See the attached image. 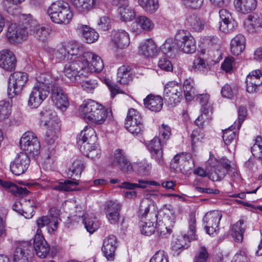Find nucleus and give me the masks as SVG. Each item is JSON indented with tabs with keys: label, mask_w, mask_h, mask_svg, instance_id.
<instances>
[{
	"label": "nucleus",
	"mask_w": 262,
	"mask_h": 262,
	"mask_svg": "<svg viewBox=\"0 0 262 262\" xmlns=\"http://www.w3.org/2000/svg\"><path fill=\"white\" fill-rule=\"evenodd\" d=\"M261 72L259 70L252 71L247 76L246 85L247 91L250 93L257 92L258 86L262 84Z\"/></svg>",
	"instance_id": "5701e85b"
},
{
	"label": "nucleus",
	"mask_w": 262,
	"mask_h": 262,
	"mask_svg": "<svg viewBox=\"0 0 262 262\" xmlns=\"http://www.w3.org/2000/svg\"><path fill=\"white\" fill-rule=\"evenodd\" d=\"M209 258V254L205 246H201L195 253L193 262H207Z\"/></svg>",
	"instance_id": "864d4df0"
},
{
	"label": "nucleus",
	"mask_w": 262,
	"mask_h": 262,
	"mask_svg": "<svg viewBox=\"0 0 262 262\" xmlns=\"http://www.w3.org/2000/svg\"><path fill=\"white\" fill-rule=\"evenodd\" d=\"M84 167V164L82 161L76 160L74 161L72 166L71 171L72 174L71 177H79Z\"/></svg>",
	"instance_id": "e2e57ef3"
},
{
	"label": "nucleus",
	"mask_w": 262,
	"mask_h": 262,
	"mask_svg": "<svg viewBox=\"0 0 262 262\" xmlns=\"http://www.w3.org/2000/svg\"><path fill=\"white\" fill-rule=\"evenodd\" d=\"M231 262H248L247 250L246 249H241L234 255Z\"/></svg>",
	"instance_id": "774afa93"
},
{
	"label": "nucleus",
	"mask_w": 262,
	"mask_h": 262,
	"mask_svg": "<svg viewBox=\"0 0 262 262\" xmlns=\"http://www.w3.org/2000/svg\"><path fill=\"white\" fill-rule=\"evenodd\" d=\"M121 208V204L117 201L110 200L104 204V211L105 213L110 212H120Z\"/></svg>",
	"instance_id": "13d9d810"
},
{
	"label": "nucleus",
	"mask_w": 262,
	"mask_h": 262,
	"mask_svg": "<svg viewBox=\"0 0 262 262\" xmlns=\"http://www.w3.org/2000/svg\"><path fill=\"white\" fill-rule=\"evenodd\" d=\"M154 27V24L148 17L145 16L137 17L131 26L132 30L137 33L142 31H149Z\"/></svg>",
	"instance_id": "b1692460"
},
{
	"label": "nucleus",
	"mask_w": 262,
	"mask_h": 262,
	"mask_svg": "<svg viewBox=\"0 0 262 262\" xmlns=\"http://www.w3.org/2000/svg\"><path fill=\"white\" fill-rule=\"evenodd\" d=\"M112 20L107 16L100 17L97 21V28L102 31H107L111 29Z\"/></svg>",
	"instance_id": "bf43d9fd"
},
{
	"label": "nucleus",
	"mask_w": 262,
	"mask_h": 262,
	"mask_svg": "<svg viewBox=\"0 0 262 262\" xmlns=\"http://www.w3.org/2000/svg\"><path fill=\"white\" fill-rule=\"evenodd\" d=\"M158 52L157 47L151 39L142 42L139 47V53L146 57H152L157 55Z\"/></svg>",
	"instance_id": "72a5a7b5"
},
{
	"label": "nucleus",
	"mask_w": 262,
	"mask_h": 262,
	"mask_svg": "<svg viewBox=\"0 0 262 262\" xmlns=\"http://www.w3.org/2000/svg\"><path fill=\"white\" fill-rule=\"evenodd\" d=\"M245 30L250 33H254L259 28H262V15L252 14L248 15L244 21Z\"/></svg>",
	"instance_id": "7c9ffc66"
},
{
	"label": "nucleus",
	"mask_w": 262,
	"mask_h": 262,
	"mask_svg": "<svg viewBox=\"0 0 262 262\" xmlns=\"http://www.w3.org/2000/svg\"><path fill=\"white\" fill-rule=\"evenodd\" d=\"M149 262H169L168 255L164 251L159 250L153 255Z\"/></svg>",
	"instance_id": "338daca9"
},
{
	"label": "nucleus",
	"mask_w": 262,
	"mask_h": 262,
	"mask_svg": "<svg viewBox=\"0 0 262 262\" xmlns=\"http://www.w3.org/2000/svg\"><path fill=\"white\" fill-rule=\"evenodd\" d=\"M52 56L53 59L58 62L69 59L67 52L64 48L63 43L57 49H54L52 50Z\"/></svg>",
	"instance_id": "5fc2aeb1"
},
{
	"label": "nucleus",
	"mask_w": 262,
	"mask_h": 262,
	"mask_svg": "<svg viewBox=\"0 0 262 262\" xmlns=\"http://www.w3.org/2000/svg\"><path fill=\"white\" fill-rule=\"evenodd\" d=\"M23 20L29 25V35H33L39 39H45L50 33V29L44 27H40L37 21L33 16L28 14V16H23Z\"/></svg>",
	"instance_id": "2eb2a0df"
},
{
	"label": "nucleus",
	"mask_w": 262,
	"mask_h": 262,
	"mask_svg": "<svg viewBox=\"0 0 262 262\" xmlns=\"http://www.w3.org/2000/svg\"><path fill=\"white\" fill-rule=\"evenodd\" d=\"M49 183L48 187L53 190L59 191H73V189L71 188V186L78 184L77 182L72 180H66L63 182H62L50 180Z\"/></svg>",
	"instance_id": "e433bc0d"
},
{
	"label": "nucleus",
	"mask_w": 262,
	"mask_h": 262,
	"mask_svg": "<svg viewBox=\"0 0 262 262\" xmlns=\"http://www.w3.org/2000/svg\"><path fill=\"white\" fill-rule=\"evenodd\" d=\"M246 39L244 35L239 34L234 36L230 42V50L232 54L235 56L239 55L244 50Z\"/></svg>",
	"instance_id": "c9c22d12"
},
{
	"label": "nucleus",
	"mask_w": 262,
	"mask_h": 262,
	"mask_svg": "<svg viewBox=\"0 0 262 262\" xmlns=\"http://www.w3.org/2000/svg\"><path fill=\"white\" fill-rule=\"evenodd\" d=\"M76 30L87 43H93L97 40L99 38L98 33L89 26L79 24L76 27Z\"/></svg>",
	"instance_id": "2f4dec72"
},
{
	"label": "nucleus",
	"mask_w": 262,
	"mask_h": 262,
	"mask_svg": "<svg viewBox=\"0 0 262 262\" xmlns=\"http://www.w3.org/2000/svg\"><path fill=\"white\" fill-rule=\"evenodd\" d=\"M96 139L95 130L91 127L86 126L80 132L77 137V142L78 145L85 143L92 144Z\"/></svg>",
	"instance_id": "473e14b6"
},
{
	"label": "nucleus",
	"mask_w": 262,
	"mask_h": 262,
	"mask_svg": "<svg viewBox=\"0 0 262 262\" xmlns=\"http://www.w3.org/2000/svg\"><path fill=\"white\" fill-rule=\"evenodd\" d=\"M139 5L147 13L152 14L159 7L158 0H138Z\"/></svg>",
	"instance_id": "a18cd8bd"
},
{
	"label": "nucleus",
	"mask_w": 262,
	"mask_h": 262,
	"mask_svg": "<svg viewBox=\"0 0 262 262\" xmlns=\"http://www.w3.org/2000/svg\"><path fill=\"white\" fill-rule=\"evenodd\" d=\"M232 128L233 126H231L223 131V139L227 146L235 142L236 140V133Z\"/></svg>",
	"instance_id": "603ef678"
},
{
	"label": "nucleus",
	"mask_w": 262,
	"mask_h": 262,
	"mask_svg": "<svg viewBox=\"0 0 262 262\" xmlns=\"http://www.w3.org/2000/svg\"><path fill=\"white\" fill-rule=\"evenodd\" d=\"M208 68V64L204 59L198 57L193 60L192 69L194 71L204 72L207 71Z\"/></svg>",
	"instance_id": "6e6d98bb"
},
{
	"label": "nucleus",
	"mask_w": 262,
	"mask_h": 262,
	"mask_svg": "<svg viewBox=\"0 0 262 262\" xmlns=\"http://www.w3.org/2000/svg\"><path fill=\"white\" fill-rule=\"evenodd\" d=\"M64 48H65L68 57L71 55L72 56L79 55L83 51L82 46L75 41H68L63 43Z\"/></svg>",
	"instance_id": "c03bdc74"
},
{
	"label": "nucleus",
	"mask_w": 262,
	"mask_h": 262,
	"mask_svg": "<svg viewBox=\"0 0 262 262\" xmlns=\"http://www.w3.org/2000/svg\"><path fill=\"white\" fill-rule=\"evenodd\" d=\"M11 114V104L8 100L0 101V121L8 119Z\"/></svg>",
	"instance_id": "de8ad7c7"
},
{
	"label": "nucleus",
	"mask_w": 262,
	"mask_h": 262,
	"mask_svg": "<svg viewBox=\"0 0 262 262\" xmlns=\"http://www.w3.org/2000/svg\"><path fill=\"white\" fill-rule=\"evenodd\" d=\"M50 89L51 90L52 100L56 107L64 112L69 106V101L67 95L63 90L57 84L50 82Z\"/></svg>",
	"instance_id": "4468645a"
},
{
	"label": "nucleus",
	"mask_w": 262,
	"mask_h": 262,
	"mask_svg": "<svg viewBox=\"0 0 262 262\" xmlns=\"http://www.w3.org/2000/svg\"><path fill=\"white\" fill-rule=\"evenodd\" d=\"M83 90L88 93H93L94 89L97 86V82L95 79H89L82 80L80 79V82Z\"/></svg>",
	"instance_id": "680f3d73"
},
{
	"label": "nucleus",
	"mask_w": 262,
	"mask_h": 262,
	"mask_svg": "<svg viewBox=\"0 0 262 262\" xmlns=\"http://www.w3.org/2000/svg\"><path fill=\"white\" fill-rule=\"evenodd\" d=\"M188 238L191 240L196 239V220L195 216L193 214H191L189 216V218L188 220Z\"/></svg>",
	"instance_id": "0e129e2a"
},
{
	"label": "nucleus",
	"mask_w": 262,
	"mask_h": 262,
	"mask_svg": "<svg viewBox=\"0 0 262 262\" xmlns=\"http://www.w3.org/2000/svg\"><path fill=\"white\" fill-rule=\"evenodd\" d=\"M23 16H28V15H20L18 23H11L8 27L6 36L11 43H20L25 40L29 35V25L23 20Z\"/></svg>",
	"instance_id": "0eeeda50"
},
{
	"label": "nucleus",
	"mask_w": 262,
	"mask_h": 262,
	"mask_svg": "<svg viewBox=\"0 0 262 262\" xmlns=\"http://www.w3.org/2000/svg\"><path fill=\"white\" fill-rule=\"evenodd\" d=\"M30 159L27 153L20 152L10 165L11 171L16 176L24 173L30 164Z\"/></svg>",
	"instance_id": "a211bd4d"
},
{
	"label": "nucleus",
	"mask_w": 262,
	"mask_h": 262,
	"mask_svg": "<svg viewBox=\"0 0 262 262\" xmlns=\"http://www.w3.org/2000/svg\"><path fill=\"white\" fill-rule=\"evenodd\" d=\"M222 216L221 212L218 210H213L206 213L203 222L207 234L211 236H215L217 234Z\"/></svg>",
	"instance_id": "f8f14e48"
},
{
	"label": "nucleus",
	"mask_w": 262,
	"mask_h": 262,
	"mask_svg": "<svg viewBox=\"0 0 262 262\" xmlns=\"http://www.w3.org/2000/svg\"><path fill=\"white\" fill-rule=\"evenodd\" d=\"M176 39L179 49L184 53L192 54L195 52V41L189 32L180 30L176 35Z\"/></svg>",
	"instance_id": "9b49d317"
},
{
	"label": "nucleus",
	"mask_w": 262,
	"mask_h": 262,
	"mask_svg": "<svg viewBox=\"0 0 262 262\" xmlns=\"http://www.w3.org/2000/svg\"><path fill=\"white\" fill-rule=\"evenodd\" d=\"M226 174L225 170L220 165L212 167L211 171L208 173V178L213 181H219L222 180Z\"/></svg>",
	"instance_id": "49530a36"
},
{
	"label": "nucleus",
	"mask_w": 262,
	"mask_h": 262,
	"mask_svg": "<svg viewBox=\"0 0 262 262\" xmlns=\"http://www.w3.org/2000/svg\"><path fill=\"white\" fill-rule=\"evenodd\" d=\"M76 10L80 13H87L98 6L102 0H71Z\"/></svg>",
	"instance_id": "a878e982"
},
{
	"label": "nucleus",
	"mask_w": 262,
	"mask_h": 262,
	"mask_svg": "<svg viewBox=\"0 0 262 262\" xmlns=\"http://www.w3.org/2000/svg\"><path fill=\"white\" fill-rule=\"evenodd\" d=\"M186 7L196 9L201 8L203 5L204 0H180Z\"/></svg>",
	"instance_id": "69168bd1"
},
{
	"label": "nucleus",
	"mask_w": 262,
	"mask_h": 262,
	"mask_svg": "<svg viewBox=\"0 0 262 262\" xmlns=\"http://www.w3.org/2000/svg\"><path fill=\"white\" fill-rule=\"evenodd\" d=\"M246 228V222L244 220L240 219L232 226L231 235L236 242L241 243L243 239V234Z\"/></svg>",
	"instance_id": "ea45409f"
},
{
	"label": "nucleus",
	"mask_w": 262,
	"mask_h": 262,
	"mask_svg": "<svg viewBox=\"0 0 262 262\" xmlns=\"http://www.w3.org/2000/svg\"><path fill=\"white\" fill-rule=\"evenodd\" d=\"M117 5L119 6L118 9V12L122 21H129L135 18V10L129 6L128 1H126V4L122 3Z\"/></svg>",
	"instance_id": "58836bf2"
},
{
	"label": "nucleus",
	"mask_w": 262,
	"mask_h": 262,
	"mask_svg": "<svg viewBox=\"0 0 262 262\" xmlns=\"http://www.w3.org/2000/svg\"><path fill=\"white\" fill-rule=\"evenodd\" d=\"M21 149L33 157L39 154L40 145L36 135L31 132H26L20 140Z\"/></svg>",
	"instance_id": "1a4fd4ad"
},
{
	"label": "nucleus",
	"mask_w": 262,
	"mask_h": 262,
	"mask_svg": "<svg viewBox=\"0 0 262 262\" xmlns=\"http://www.w3.org/2000/svg\"><path fill=\"white\" fill-rule=\"evenodd\" d=\"M236 10L242 13L247 14L254 11L257 6L256 0H234Z\"/></svg>",
	"instance_id": "f704fd0d"
},
{
	"label": "nucleus",
	"mask_w": 262,
	"mask_h": 262,
	"mask_svg": "<svg viewBox=\"0 0 262 262\" xmlns=\"http://www.w3.org/2000/svg\"><path fill=\"white\" fill-rule=\"evenodd\" d=\"M185 24L191 32H201L204 29L206 22L202 17L191 14L187 15Z\"/></svg>",
	"instance_id": "4be33fe9"
},
{
	"label": "nucleus",
	"mask_w": 262,
	"mask_h": 262,
	"mask_svg": "<svg viewBox=\"0 0 262 262\" xmlns=\"http://www.w3.org/2000/svg\"><path fill=\"white\" fill-rule=\"evenodd\" d=\"M173 225L167 224L166 222H159L157 227V232L159 237L161 238H166L171 233Z\"/></svg>",
	"instance_id": "09e8293b"
},
{
	"label": "nucleus",
	"mask_w": 262,
	"mask_h": 262,
	"mask_svg": "<svg viewBox=\"0 0 262 262\" xmlns=\"http://www.w3.org/2000/svg\"><path fill=\"white\" fill-rule=\"evenodd\" d=\"M36 208V203L32 200H26L23 205L19 201H16L12 206L13 210L24 216L26 219L31 218Z\"/></svg>",
	"instance_id": "aec40b11"
},
{
	"label": "nucleus",
	"mask_w": 262,
	"mask_h": 262,
	"mask_svg": "<svg viewBox=\"0 0 262 262\" xmlns=\"http://www.w3.org/2000/svg\"><path fill=\"white\" fill-rule=\"evenodd\" d=\"M262 139L261 137L257 136L255 139V143L251 147V152L253 155L262 160V146L261 143Z\"/></svg>",
	"instance_id": "052dcab7"
},
{
	"label": "nucleus",
	"mask_w": 262,
	"mask_h": 262,
	"mask_svg": "<svg viewBox=\"0 0 262 262\" xmlns=\"http://www.w3.org/2000/svg\"><path fill=\"white\" fill-rule=\"evenodd\" d=\"M145 106L152 112L160 111L163 106V101L161 97L149 95L144 99Z\"/></svg>",
	"instance_id": "4c0bfd02"
},
{
	"label": "nucleus",
	"mask_w": 262,
	"mask_h": 262,
	"mask_svg": "<svg viewBox=\"0 0 262 262\" xmlns=\"http://www.w3.org/2000/svg\"><path fill=\"white\" fill-rule=\"evenodd\" d=\"M59 210L53 207L49 211V213L47 216H43L39 218L36 221V224L39 228L47 226L49 233L53 234L58 228L59 224L58 218Z\"/></svg>",
	"instance_id": "ddd939ff"
},
{
	"label": "nucleus",
	"mask_w": 262,
	"mask_h": 262,
	"mask_svg": "<svg viewBox=\"0 0 262 262\" xmlns=\"http://www.w3.org/2000/svg\"><path fill=\"white\" fill-rule=\"evenodd\" d=\"M125 127L134 135L142 134L144 130L142 117L139 112L134 108L128 110L125 121Z\"/></svg>",
	"instance_id": "6e6552de"
},
{
	"label": "nucleus",
	"mask_w": 262,
	"mask_h": 262,
	"mask_svg": "<svg viewBox=\"0 0 262 262\" xmlns=\"http://www.w3.org/2000/svg\"><path fill=\"white\" fill-rule=\"evenodd\" d=\"M28 80L27 73L15 72L11 74L8 86V95L10 97L19 94Z\"/></svg>",
	"instance_id": "9d476101"
},
{
	"label": "nucleus",
	"mask_w": 262,
	"mask_h": 262,
	"mask_svg": "<svg viewBox=\"0 0 262 262\" xmlns=\"http://www.w3.org/2000/svg\"><path fill=\"white\" fill-rule=\"evenodd\" d=\"M40 229H38L34 239V248L36 255L44 258L47 256L50 252V246L44 239L43 236L40 234Z\"/></svg>",
	"instance_id": "412c9836"
},
{
	"label": "nucleus",
	"mask_w": 262,
	"mask_h": 262,
	"mask_svg": "<svg viewBox=\"0 0 262 262\" xmlns=\"http://www.w3.org/2000/svg\"><path fill=\"white\" fill-rule=\"evenodd\" d=\"M220 30L224 33L232 32L234 26L231 13L226 9H221L219 12Z\"/></svg>",
	"instance_id": "c756f323"
},
{
	"label": "nucleus",
	"mask_w": 262,
	"mask_h": 262,
	"mask_svg": "<svg viewBox=\"0 0 262 262\" xmlns=\"http://www.w3.org/2000/svg\"><path fill=\"white\" fill-rule=\"evenodd\" d=\"M83 223L86 230L90 233L94 232L98 228V225L94 220L93 215L85 214L82 216Z\"/></svg>",
	"instance_id": "8fccbe9b"
},
{
	"label": "nucleus",
	"mask_w": 262,
	"mask_h": 262,
	"mask_svg": "<svg viewBox=\"0 0 262 262\" xmlns=\"http://www.w3.org/2000/svg\"><path fill=\"white\" fill-rule=\"evenodd\" d=\"M194 82L193 80L186 79L183 84L184 93L187 100H191L194 96L195 89L193 88Z\"/></svg>",
	"instance_id": "3c124183"
},
{
	"label": "nucleus",
	"mask_w": 262,
	"mask_h": 262,
	"mask_svg": "<svg viewBox=\"0 0 262 262\" xmlns=\"http://www.w3.org/2000/svg\"><path fill=\"white\" fill-rule=\"evenodd\" d=\"M117 238L114 235H110L103 240L102 251L108 260H113L117 247Z\"/></svg>",
	"instance_id": "393cba45"
},
{
	"label": "nucleus",
	"mask_w": 262,
	"mask_h": 262,
	"mask_svg": "<svg viewBox=\"0 0 262 262\" xmlns=\"http://www.w3.org/2000/svg\"><path fill=\"white\" fill-rule=\"evenodd\" d=\"M47 13L51 20L58 24L68 25L73 16L70 5L62 1L52 3L47 10Z\"/></svg>",
	"instance_id": "39448f33"
},
{
	"label": "nucleus",
	"mask_w": 262,
	"mask_h": 262,
	"mask_svg": "<svg viewBox=\"0 0 262 262\" xmlns=\"http://www.w3.org/2000/svg\"><path fill=\"white\" fill-rule=\"evenodd\" d=\"M80 151L85 156L95 159L100 156V150L97 144L85 143L79 147Z\"/></svg>",
	"instance_id": "a19ab883"
},
{
	"label": "nucleus",
	"mask_w": 262,
	"mask_h": 262,
	"mask_svg": "<svg viewBox=\"0 0 262 262\" xmlns=\"http://www.w3.org/2000/svg\"><path fill=\"white\" fill-rule=\"evenodd\" d=\"M132 80L130 68L123 66L118 70L117 80L121 84H127Z\"/></svg>",
	"instance_id": "37998d69"
},
{
	"label": "nucleus",
	"mask_w": 262,
	"mask_h": 262,
	"mask_svg": "<svg viewBox=\"0 0 262 262\" xmlns=\"http://www.w3.org/2000/svg\"><path fill=\"white\" fill-rule=\"evenodd\" d=\"M40 121L47 127L45 142L49 145L54 144L60 134V123L58 117L52 110L45 109L40 113Z\"/></svg>",
	"instance_id": "7ed1b4c3"
},
{
	"label": "nucleus",
	"mask_w": 262,
	"mask_h": 262,
	"mask_svg": "<svg viewBox=\"0 0 262 262\" xmlns=\"http://www.w3.org/2000/svg\"><path fill=\"white\" fill-rule=\"evenodd\" d=\"M111 38L115 45L120 49L126 48L130 43L129 34L123 30H113Z\"/></svg>",
	"instance_id": "cd10ccee"
},
{
	"label": "nucleus",
	"mask_w": 262,
	"mask_h": 262,
	"mask_svg": "<svg viewBox=\"0 0 262 262\" xmlns=\"http://www.w3.org/2000/svg\"><path fill=\"white\" fill-rule=\"evenodd\" d=\"M80 57V61H81V64L83 65V66L85 67H96V65L97 64V58H99L100 60V62H101V68L100 70H95V71H88V74L89 73L93 72H100L104 68V64L101 58L98 55L94 53L91 52H84L81 56Z\"/></svg>",
	"instance_id": "c85d7f7f"
},
{
	"label": "nucleus",
	"mask_w": 262,
	"mask_h": 262,
	"mask_svg": "<svg viewBox=\"0 0 262 262\" xmlns=\"http://www.w3.org/2000/svg\"><path fill=\"white\" fill-rule=\"evenodd\" d=\"M52 78L47 73H41L36 79L29 94L28 106L31 108H37L46 99L50 91Z\"/></svg>",
	"instance_id": "f03ea898"
},
{
	"label": "nucleus",
	"mask_w": 262,
	"mask_h": 262,
	"mask_svg": "<svg viewBox=\"0 0 262 262\" xmlns=\"http://www.w3.org/2000/svg\"><path fill=\"white\" fill-rule=\"evenodd\" d=\"M16 60L14 54L8 50L0 52V67L6 71L15 69Z\"/></svg>",
	"instance_id": "bb28decb"
},
{
	"label": "nucleus",
	"mask_w": 262,
	"mask_h": 262,
	"mask_svg": "<svg viewBox=\"0 0 262 262\" xmlns=\"http://www.w3.org/2000/svg\"><path fill=\"white\" fill-rule=\"evenodd\" d=\"M97 64L96 67H88L81 64L80 57L78 59L67 63L64 68L63 73L70 82L74 84L79 83L80 79L88 76V71L100 70L101 68V62L99 58H97Z\"/></svg>",
	"instance_id": "20e7f679"
},
{
	"label": "nucleus",
	"mask_w": 262,
	"mask_h": 262,
	"mask_svg": "<svg viewBox=\"0 0 262 262\" xmlns=\"http://www.w3.org/2000/svg\"><path fill=\"white\" fill-rule=\"evenodd\" d=\"M163 212L165 214L164 221L167 224L173 226L176 222V216L175 212L170 206H166L163 209Z\"/></svg>",
	"instance_id": "4d7b16f0"
},
{
	"label": "nucleus",
	"mask_w": 262,
	"mask_h": 262,
	"mask_svg": "<svg viewBox=\"0 0 262 262\" xmlns=\"http://www.w3.org/2000/svg\"><path fill=\"white\" fill-rule=\"evenodd\" d=\"M212 106L201 107V115L195 120V124L199 127H202L205 123H208L212 119Z\"/></svg>",
	"instance_id": "79ce46f5"
},
{
	"label": "nucleus",
	"mask_w": 262,
	"mask_h": 262,
	"mask_svg": "<svg viewBox=\"0 0 262 262\" xmlns=\"http://www.w3.org/2000/svg\"><path fill=\"white\" fill-rule=\"evenodd\" d=\"M150 204L148 200H142L141 202L139 214L142 220L140 224L141 232L142 234L149 236L155 231L154 223L156 221V214L154 213H149Z\"/></svg>",
	"instance_id": "423d86ee"
},
{
	"label": "nucleus",
	"mask_w": 262,
	"mask_h": 262,
	"mask_svg": "<svg viewBox=\"0 0 262 262\" xmlns=\"http://www.w3.org/2000/svg\"><path fill=\"white\" fill-rule=\"evenodd\" d=\"M165 99L171 104H176L180 102L182 98V90L181 85L174 81L167 83L164 88Z\"/></svg>",
	"instance_id": "dca6fc26"
},
{
	"label": "nucleus",
	"mask_w": 262,
	"mask_h": 262,
	"mask_svg": "<svg viewBox=\"0 0 262 262\" xmlns=\"http://www.w3.org/2000/svg\"><path fill=\"white\" fill-rule=\"evenodd\" d=\"M79 111L86 121L97 125L104 123L106 118L112 114L111 111L91 99L84 100L80 106Z\"/></svg>",
	"instance_id": "f257e3e1"
},
{
	"label": "nucleus",
	"mask_w": 262,
	"mask_h": 262,
	"mask_svg": "<svg viewBox=\"0 0 262 262\" xmlns=\"http://www.w3.org/2000/svg\"><path fill=\"white\" fill-rule=\"evenodd\" d=\"M112 165L118 167L124 173H130L133 171L132 165L128 160L125 152L121 149L115 150Z\"/></svg>",
	"instance_id": "6ab92c4d"
},
{
	"label": "nucleus",
	"mask_w": 262,
	"mask_h": 262,
	"mask_svg": "<svg viewBox=\"0 0 262 262\" xmlns=\"http://www.w3.org/2000/svg\"><path fill=\"white\" fill-rule=\"evenodd\" d=\"M33 248L30 242H21L18 243L15 249L14 262H31Z\"/></svg>",
	"instance_id": "f3484780"
}]
</instances>
